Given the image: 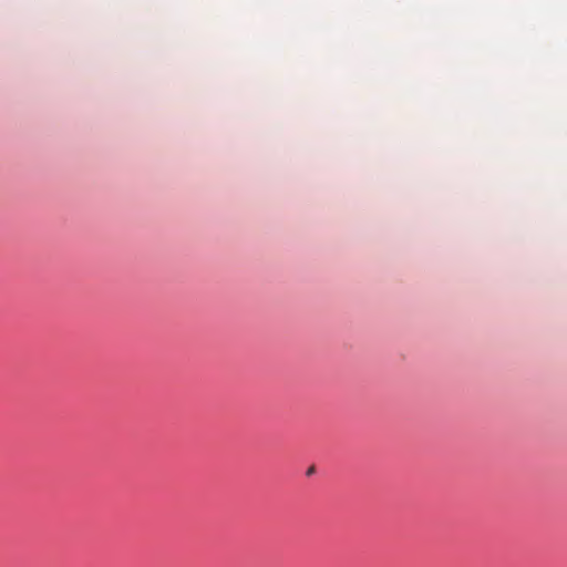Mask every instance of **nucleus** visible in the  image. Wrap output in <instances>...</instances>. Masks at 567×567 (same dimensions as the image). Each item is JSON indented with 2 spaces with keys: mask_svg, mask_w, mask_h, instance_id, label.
<instances>
[{
  "mask_svg": "<svg viewBox=\"0 0 567 567\" xmlns=\"http://www.w3.org/2000/svg\"><path fill=\"white\" fill-rule=\"evenodd\" d=\"M315 468L313 467H310L308 471H307V475H311L313 473Z\"/></svg>",
  "mask_w": 567,
  "mask_h": 567,
  "instance_id": "1",
  "label": "nucleus"
}]
</instances>
